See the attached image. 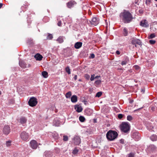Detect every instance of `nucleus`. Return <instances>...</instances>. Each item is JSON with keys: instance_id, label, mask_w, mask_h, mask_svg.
Wrapping results in <instances>:
<instances>
[{"instance_id": "1", "label": "nucleus", "mask_w": 157, "mask_h": 157, "mask_svg": "<svg viewBox=\"0 0 157 157\" xmlns=\"http://www.w3.org/2000/svg\"><path fill=\"white\" fill-rule=\"evenodd\" d=\"M120 17L124 23H128L132 19L131 13L128 11L124 10L120 14Z\"/></svg>"}, {"instance_id": "2", "label": "nucleus", "mask_w": 157, "mask_h": 157, "mask_svg": "<svg viewBox=\"0 0 157 157\" xmlns=\"http://www.w3.org/2000/svg\"><path fill=\"white\" fill-rule=\"evenodd\" d=\"M118 136L117 133L115 131L109 130L106 133V136L108 140L110 141L114 140Z\"/></svg>"}, {"instance_id": "3", "label": "nucleus", "mask_w": 157, "mask_h": 157, "mask_svg": "<svg viewBox=\"0 0 157 157\" xmlns=\"http://www.w3.org/2000/svg\"><path fill=\"white\" fill-rule=\"evenodd\" d=\"M130 126L127 123L123 122L121 124V129L122 132L124 133H127L129 130Z\"/></svg>"}, {"instance_id": "4", "label": "nucleus", "mask_w": 157, "mask_h": 157, "mask_svg": "<svg viewBox=\"0 0 157 157\" xmlns=\"http://www.w3.org/2000/svg\"><path fill=\"white\" fill-rule=\"evenodd\" d=\"M37 103L36 98L34 97L31 98L28 102L29 105L32 107L35 106Z\"/></svg>"}, {"instance_id": "5", "label": "nucleus", "mask_w": 157, "mask_h": 157, "mask_svg": "<svg viewBox=\"0 0 157 157\" xmlns=\"http://www.w3.org/2000/svg\"><path fill=\"white\" fill-rule=\"evenodd\" d=\"M131 42L132 44L135 45V46L136 47V44L141 45V42L140 40L135 38L131 39Z\"/></svg>"}, {"instance_id": "6", "label": "nucleus", "mask_w": 157, "mask_h": 157, "mask_svg": "<svg viewBox=\"0 0 157 157\" xmlns=\"http://www.w3.org/2000/svg\"><path fill=\"white\" fill-rule=\"evenodd\" d=\"M29 136L28 133L25 132H22L20 134V137L23 140H26L29 138Z\"/></svg>"}, {"instance_id": "7", "label": "nucleus", "mask_w": 157, "mask_h": 157, "mask_svg": "<svg viewBox=\"0 0 157 157\" xmlns=\"http://www.w3.org/2000/svg\"><path fill=\"white\" fill-rule=\"evenodd\" d=\"M99 19L96 17H94L90 21V23L92 25L96 26L99 23Z\"/></svg>"}, {"instance_id": "8", "label": "nucleus", "mask_w": 157, "mask_h": 157, "mask_svg": "<svg viewBox=\"0 0 157 157\" xmlns=\"http://www.w3.org/2000/svg\"><path fill=\"white\" fill-rule=\"evenodd\" d=\"M30 144L31 147L33 149H36L38 146L37 143L35 140H32L30 142Z\"/></svg>"}, {"instance_id": "9", "label": "nucleus", "mask_w": 157, "mask_h": 157, "mask_svg": "<svg viewBox=\"0 0 157 157\" xmlns=\"http://www.w3.org/2000/svg\"><path fill=\"white\" fill-rule=\"evenodd\" d=\"M140 25L144 27H147L149 26L147 21L145 20H143L141 21Z\"/></svg>"}, {"instance_id": "10", "label": "nucleus", "mask_w": 157, "mask_h": 157, "mask_svg": "<svg viewBox=\"0 0 157 157\" xmlns=\"http://www.w3.org/2000/svg\"><path fill=\"white\" fill-rule=\"evenodd\" d=\"M74 143L76 145H78L80 143V139L79 137L75 136L74 139Z\"/></svg>"}, {"instance_id": "11", "label": "nucleus", "mask_w": 157, "mask_h": 157, "mask_svg": "<svg viewBox=\"0 0 157 157\" xmlns=\"http://www.w3.org/2000/svg\"><path fill=\"white\" fill-rule=\"evenodd\" d=\"M3 132L5 134H8L10 132V127L7 126H5L3 128Z\"/></svg>"}, {"instance_id": "12", "label": "nucleus", "mask_w": 157, "mask_h": 157, "mask_svg": "<svg viewBox=\"0 0 157 157\" xmlns=\"http://www.w3.org/2000/svg\"><path fill=\"white\" fill-rule=\"evenodd\" d=\"M75 108L76 111L78 113L81 112L82 110V108L80 105H78L75 106Z\"/></svg>"}, {"instance_id": "13", "label": "nucleus", "mask_w": 157, "mask_h": 157, "mask_svg": "<svg viewBox=\"0 0 157 157\" xmlns=\"http://www.w3.org/2000/svg\"><path fill=\"white\" fill-rule=\"evenodd\" d=\"M76 3L74 1H71L67 4V6L68 8H71L73 7L75 5H76Z\"/></svg>"}, {"instance_id": "14", "label": "nucleus", "mask_w": 157, "mask_h": 157, "mask_svg": "<svg viewBox=\"0 0 157 157\" xmlns=\"http://www.w3.org/2000/svg\"><path fill=\"white\" fill-rule=\"evenodd\" d=\"M34 57L36 58V60H40L42 59L43 58L42 56L39 54H36L35 56Z\"/></svg>"}, {"instance_id": "15", "label": "nucleus", "mask_w": 157, "mask_h": 157, "mask_svg": "<svg viewBox=\"0 0 157 157\" xmlns=\"http://www.w3.org/2000/svg\"><path fill=\"white\" fill-rule=\"evenodd\" d=\"M82 46V43L80 42H78L76 43L75 45V47L76 49H78Z\"/></svg>"}, {"instance_id": "16", "label": "nucleus", "mask_w": 157, "mask_h": 157, "mask_svg": "<svg viewBox=\"0 0 157 157\" xmlns=\"http://www.w3.org/2000/svg\"><path fill=\"white\" fill-rule=\"evenodd\" d=\"M19 64L21 67L23 68H25L26 67V65L23 61H19Z\"/></svg>"}, {"instance_id": "17", "label": "nucleus", "mask_w": 157, "mask_h": 157, "mask_svg": "<svg viewBox=\"0 0 157 157\" xmlns=\"http://www.w3.org/2000/svg\"><path fill=\"white\" fill-rule=\"evenodd\" d=\"M77 97L76 95H73L71 98V101L72 102H75L77 101Z\"/></svg>"}, {"instance_id": "18", "label": "nucleus", "mask_w": 157, "mask_h": 157, "mask_svg": "<svg viewBox=\"0 0 157 157\" xmlns=\"http://www.w3.org/2000/svg\"><path fill=\"white\" fill-rule=\"evenodd\" d=\"M133 136L136 140H138L140 138V134L137 132L133 133Z\"/></svg>"}, {"instance_id": "19", "label": "nucleus", "mask_w": 157, "mask_h": 157, "mask_svg": "<svg viewBox=\"0 0 157 157\" xmlns=\"http://www.w3.org/2000/svg\"><path fill=\"white\" fill-rule=\"evenodd\" d=\"M26 119L24 117H22L20 119V122L22 124H24L26 123Z\"/></svg>"}, {"instance_id": "20", "label": "nucleus", "mask_w": 157, "mask_h": 157, "mask_svg": "<svg viewBox=\"0 0 157 157\" xmlns=\"http://www.w3.org/2000/svg\"><path fill=\"white\" fill-rule=\"evenodd\" d=\"M150 138L153 141H156L157 140V136L156 135H153Z\"/></svg>"}, {"instance_id": "21", "label": "nucleus", "mask_w": 157, "mask_h": 157, "mask_svg": "<svg viewBox=\"0 0 157 157\" xmlns=\"http://www.w3.org/2000/svg\"><path fill=\"white\" fill-rule=\"evenodd\" d=\"M42 74L43 76L45 78H46L48 76V73L45 71H43L42 72Z\"/></svg>"}, {"instance_id": "22", "label": "nucleus", "mask_w": 157, "mask_h": 157, "mask_svg": "<svg viewBox=\"0 0 157 157\" xmlns=\"http://www.w3.org/2000/svg\"><path fill=\"white\" fill-rule=\"evenodd\" d=\"M71 95V91H69L66 93V97L67 98H69L70 97Z\"/></svg>"}, {"instance_id": "23", "label": "nucleus", "mask_w": 157, "mask_h": 157, "mask_svg": "<svg viewBox=\"0 0 157 157\" xmlns=\"http://www.w3.org/2000/svg\"><path fill=\"white\" fill-rule=\"evenodd\" d=\"M57 40L60 43H62L63 41V38L62 37H59L57 39Z\"/></svg>"}, {"instance_id": "24", "label": "nucleus", "mask_w": 157, "mask_h": 157, "mask_svg": "<svg viewBox=\"0 0 157 157\" xmlns=\"http://www.w3.org/2000/svg\"><path fill=\"white\" fill-rule=\"evenodd\" d=\"M79 119L81 122H84L85 120V117L82 116H80L79 117Z\"/></svg>"}, {"instance_id": "25", "label": "nucleus", "mask_w": 157, "mask_h": 157, "mask_svg": "<svg viewBox=\"0 0 157 157\" xmlns=\"http://www.w3.org/2000/svg\"><path fill=\"white\" fill-rule=\"evenodd\" d=\"M66 71L68 74L69 75L71 74L70 69L68 67H67L66 68Z\"/></svg>"}, {"instance_id": "26", "label": "nucleus", "mask_w": 157, "mask_h": 157, "mask_svg": "<svg viewBox=\"0 0 157 157\" xmlns=\"http://www.w3.org/2000/svg\"><path fill=\"white\" fill-rule=\"evenodd\" d=\"M102 93L101 92H98L96 95V97H99L102 95Z\"/></svg>"}, {"instance_id": "27", "label": "nucleus", "mask_w": 157, "mask_h": 157, "mask_svg": "<svg viewBox=\"0 0 157 157\" xmlns=\"http://www.w3.org/2000/svg\"><path fill=\"white\" fill-rule=\"evenodd\" d=\"M124 34L125 36H126L128 34L127 30L126 28H124L123 30Z\"/></svg>"}, {"instance_id": "28", "label": "nucleus", "mask_w": 157, "mask_h": 157, "mask_svg": "<svg viewBox=\"0 0 157 157\" xmlns=\"http://www.w3.org/2000/svg\"><path fill=\"white\" fill-rule=\"evenodd\" d=\"M155 37V35L154 33L151 34L149 36V39H151L154 38Z\"/></svg>"}, {"instance_id": "29", "label": "nucleus", "mask_w": 157, "mask_h": 157, "mask_svg": "<svg viewBox=\"0 0 157 157\" xmlns=\"http://www.w3.org/2000/svg\"><path fill=\"white\" fill-rule=\"evenodd\" d=\"M84 77L87 80H89L90 78V76L88 74H86L84 75Z\"/></svg>"}, {"instance_id": "30", "label": "nucleus", "mask_w": 157, "mask_h": 157, "mask_svg": "<svg viewBox=\"0 0 157 157\" xmlns=\"http://www.w3.org/2000/svg\"><path fill=\"white\" fill-rule=\"evenodd\" d=\"M68 140V136H63V140L64 141H67Z\"/></svg>"}, {"instance_id": "31", "label": "nucleus", "mask_w": 157, "mask_h": 157, "mask_svg": "<svg viewBox=\"0 0 157 157\" xmlns=\"http://www.w3.org/2000/svg\"><path fill=\"white\" fill-rule=\"evenodd\" d=\"M149 149H151L152 150H153L154 149H155V146L154 145H151L149 147Z\"/></svg>"}, {"instance_id": "32", "label": "nucleus", "mask_w": 157, "mask_h": 157, "mask_svg": "<svg viewBox=\"0 0 157 157\" xmlns=\"http://www.w3.org/2000/svg\"><path fill=\"white\" fill-rule=\"evenodd\" d=\"M95 79V75L93 74L91 75L90 80L91 81H93Z\"/></svg>"}, {"instance_id": "33", "label": "nucleus", "mask_w": 157, "mask_h": 157, "mask_svg": "<svg viewBox=\"0 0 157 157\" xmlns=\"http://www.w3.org/2000/svg\"><path fill=\"white\" fill-rule=\"evenodd\" d=\"M156 42V41L155 40H149V43L150 44H155Z\"/></svg>"}, {"instance_id": "34", "label": "nucleus", "mask_w": 157, "mask_h": 157, "mask_svg": "<svg viewBox=\"0 0 157 157\" xmlns=\"http://www.w3.org/2000/svg\"><path fill=\"white\" fill-rule=\"evenodd\" d=\"M127 63V60H126L124 61H122L121 63V65H125Z\"/></svg>"}, {"instance_id": "35", "label": "nucleus", "mask_w": 157, "mask_h": 157, "mask_svg": "<svg viewBox=\"0 0 157 157\" xmlns=\"http://www.w3.org/2000/svg\"><path fill=\"white\" fill-rule=\"evenodd\" d=\"M11 141H8L6 142V144L7 146H9L11 145Z\"/></svg>"}, {"instance_id": "36", "label": "nucleus", "mask_w": 157, "mask_h": 157, "mask_svg": "<svg viewBox=\"0 0 157 157\" xmlns=\"http://www.w3.org/2000/svg\"><path fill=\"white\" fill-rule=\"evenodd\" d=\"M127 119L128 120L130 121L132 119V117L131 116H128L127 117Z\"/></svg>"}, {"instance_id": "37", "label": "nucleus", "mask_w": 157, "mask_h": 157, "mask_svg": "<svg viewBox=\"0 0 157 157\" xmlns=\"http://www.w3.org/2000/svg\"><path fill=\"white\" fill-rule=\"evenodd\" d=\"M101 81L100 80H97L95 82V83L97 85H99L101 83Z\"/></svg>"}, {"instance_id": "38", "label": "nucleus", "mask_w": 157, "mask_h": 157, "mask_svg": "<svg viewBox=\"0 0 157 157\" xmlns=\"http://www.w3.org/2000/svg\"><path fill=\"white\" fill-rule=\"evenodd\" d=\"M52 34H49L48 35V36L47 38L49 39H51L52 38Z\"/></svg>"}, {"instance_id": "39", "label": "nucleus", "mask_w": 157, "mask_h": 157, "mask_svg": "<svg viewBox=\"0 0 157 157\" xmlns=\"http://www.w3.org/2000/svg\"><path fill=\"white\" fill-rule=\"evenodd\" d=\"M78 151L77 149H75L73 151V153L74 154H76L78 152Z\"/></svg>"}, {"instance_id": "40", "label": "nucleus", "mask_w": 157, "mask_h": 157, "mask_svg": "<svg viewBox=\"0 0 157 157\" xmlns=\"http://www.w3.org/2000/svg\"><path fill=\"white\" fill-rule=\"evenodd\" d=\"M150 0H146L145 3L147 5H148L150 4Z\"/></svg>"}, {"instance_id": "41", "label": "nucleus", "mask_w": 157, "mask_h": 157, "mask_svg": "<svg viewBox=\"0 0 157 157\" xmlns=\"http://www.w3.org/2000/svg\"><path fill=\"white\" fill-rule=\"evenodd\" d=\"M55 121L56 120H55V121H53V124H55V125L56 126H59V122H58V123H55Z\"/></svg>"}, {"instance_id": "42", "label": "nucleus", "mask_w": 157, "mask_h": 157, "mask_svg": "<svg viewBox=\"0 0 157 157\" xmlns=\"http://www.w3.org/2000/svg\"><path fill=\"white\" fill-rule=\"evenodd\" d=\"M118 117L119 119H121L123 115L121 114H119Z\"/></svg>"}, {"instance_id": "43", "label": "nucleus", "mask_w": 157, "mask_h": 157, "mask_svg": "<svg viewBox=\"0 0 157 157\" xmlns=\"http://www.w3.org/2000/svg\"><path fill=\"white\" fill-rule=\"evenodd\" d=\"M134 68L136 70H138L139 69V66L137 65L134 66Z\"/></svg>"}, {"instance_id": "44", "label": "nucleus", "mask_w": 157, "mask_h": 157, "mask_svg": "<svg viewBox=\"0 0 157 157\" xmlns=\"http://www.w3.org/2000/svg\"><path fill=\"white\" fill-rule=\"evenodd\" d=\"M128 157H134V155L132 153H131L128 155Z\"/></svg>"}, {"instance_id": "45", "label": "nucleus", "mask_w": 157, "mask_h": 157, "mask_svg": "<svg viewBox=\"0 0 157 157\" xmlns=\"http://www.w3.org/2000/svg\"><path fill=\"white\" fill-rule=\"evenodd\" d=\"M74 78L75 80H77V75H75L74 77Z\"/></svg>"}, {"instance_id": "46", "label": "nucleus", "mask_w": 157, "mask_h": 157, "mask_svg": "<svg viewBox=\"0 0 157 157\" xmlns=\"http://www.w3.org/2000/svg\"><path fill=\"white\" fill-rule=\"evenodd\" d=\"M95 56L94 54H91L90 55V57L92 58H94V57Z\"/></svg>"}, {"instance_id": "47", "label": "nucleus", "mask_w": 157, "mask_h": 157, "mask_svg": "<svg viewBox=\"0 0 157 157\" xmlns=\"http://www.w3.org/2000/svg\"><path fill=\"white\" fill-rule=\"evenodd\" d=\"M58 25L59 26H60L61 25V21H59L58 22Z\"/></svg>"}, {"instance_id": "48", "label": "nucleus", "mask_w": 157, "mask_h": 157, "mask_svg": "<svg viewBox=\"0 0 157 157\" xmlns=\"http://www.w3.org/2000/svg\"><path fill=\"white\" fill-rule=\"evenodd\" d=\"M151 109L152 111H154L155 110V108L154 107H152Z\"/></svg>"}, {"instance_id": "49", "label": "nucleus", "mask_w": 157, "mask_h": 157, "mask_svg": "<svg viewBox=\"0 0 157 157\" xmlns=\"http://www.w3.org/2000/svg\"><path fill=\"white\" fill-rule=\"evenodd\" d=\"M116 53L117 54V55H119L120 54V52L118 51H116Z\"/></svg>"}, {"instance_id": "50", "label": "nucleus", "mask_w": 157, "mask_h": 157, "mask_svg": "<svg viewBox=\"0 0 157 157\" xmlns=\"http://www.w3.org/2000/svg\"><path fill=\"white\" fill-rule=\"evenodd\" d=\"M100 77V76H95V79H98Z\"/></svg>"}, {"instance_id": "51", "label": "nucleus", "mask_w": 157, "mask_h": 157, "mask_svg": "<svg viewBox=\"0 0 157 157\" xmlns=\"http://www.w3.org/2000/svg\"><path fill=\"white\" fill-rule=\"evenodd\" d=\"M141 90V92H142L143 93H144L145 91L143 89H142Z\"/></svg>"}, {"instance_id": "52", "label": "nucleus", "mask_w": 157, "mask_h": 157, "mask_svg": "<svg viewBox=\"0 0 157 157\" xmlns=\"http://www.w3.org/2000/svg\"><path fill=\"white\" fill-rule=\"evenodd\" d=\"M2 6V3H0V9L1 8Z\"/></svg>"}, {"instance_id": "53", "label": "nucleus", "mask_w": 157, "mask_h": 157, "mask_svg": "<svg viewBox=\"0 0 157 157\" xmlns=\"http://www.w3.org/2000/svg\"><path fill=\"white\" fill-rule=\"evenodd\" d=\"M78 81H80V82H81V81H82V80L81 79H78Z\"/></svg>"}, {"instance_id": "54", "label": "nucleus", "mask_w": 157, "mask_h": 157, "mask_svg": "<svg viewBox=\"0 0 157 157\" xmlns=\"http://www.w3.org/2000/svg\"><path fill=\"white\" fill-rule=\"evenodd\" d=\"M1 94V92L0 91V94Z\"/></svg>"}, {"instance_id": "55", "label": "nucleus", "mask_w": 157, "mask_h": 157, "mask_svg": "<svg viewBox=\"0 0 157 157\" xmlns=\"http://www.w3.org/2000/svg\"><path fill=\"white\" fill-rule=\"evenodd\" d=\"M73 122L74 123H75V121H73Z\"/></svg>"}, {"instance_id": "56", "label": "nucleus", "mask_w": 157, "mask_h": 157, "mask_svg": "<svg viewBox=\"0 0 157 157\" xmlns=\"http://www.w3.org/2000/svg\"><path fill=\"white\" fill-rule=\"evenodd\" d=\"M155 1H157V0H155Z\"/></svg>"}]
</instances>
